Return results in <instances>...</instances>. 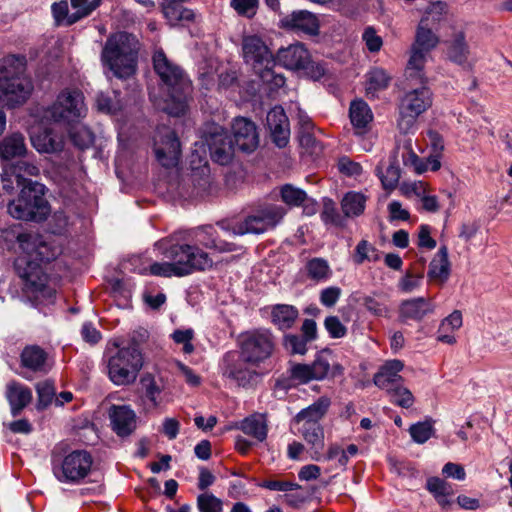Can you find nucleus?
Listing matches in <instances>:
<instances>
[{
    "mask_svg": "<svg viewBox=\"0 0 512 512\" xmlns=\"http://www.w3.org/2000/svg\"><path fill=\"white\" fill-rule=\"evenodd\" d=\"M281 27L294 32H301L307 35L319 33V21L315 14L307 10L293 11L280 20Z\"/></svg>",
    "mask_w": 512,
    "mask_h": 512,
    "instance_id": "6ab92c4d",
    "label": "nucleus"
},
{
    "mask_svg": "<svg viewBox=\"0 0 512 512\" xmlns=\"http://www.w3.org/2000/svg\"><path fill=\"white\" fill-rule=\"evenodd\" d=\"M246 361L239 358L234 352H227L221 362V372L224 377L237 382L239 386H247L256 375L245 366Z\"/></svg>",
    "mask_w": 512,
    "mask_h": 512,
    "instance_id": "a211bd4d",
    "label": "nucleus"
},
{
    "mask_svg": "<svg viewBox=\"0 0 512 512\" xmlns=\"http://www.w3.org/2000/svg\"><path fill=\"white\" fill-rule=\"evenodd\" d=\"M297 384H306L311 380H315L311 365L296 363L288 369Z\"/></svg>",
    "mask_w": 512,
    "mask_h": 512,
    "instance_id": "bf43d9fd",
    "label": "nucleus"
},
{
    "mask_svg": "<svg viewBox=\"0 0 512 512\" xmlns=\"http://www.w3.org/2000/svg\"><path fill=\"white\" fill-rule=\"evenodd\" d=\"M173 341L183 345V352L191 354L194 351L192 340L194 338V330L192 328L177 329L171 335Z\"/></svg>",
    "mask_w": 512,
    "mask_h": 512,
    "instance_id": "4d7b16f0",
    "label": "nucleus"
},
{
    "mask_svg": "<svg viewBox=\"0 0 512 512\" xmlns=\"http://www.w3.org/2000/svg\"><path fill=\"white\" fill-rule=\"evenodd\" d=\"M51 11L54 20L58 25L65 24L69 26L68 21L71 14L69 13V6L66 0L53 3L51 6Z\"/></svg>",
    "mask_w": 512,
    "mask_h": 512,
    "instance_id": "69168bd1",
    "label": "nucleus"
},
{
    "mask_svg": "<svg viewBox=\"0 0 512 512\" xmlns=\"http://www.w3.org/2000/svg\"><path fill=\"white\" fill-rule=\"evenodd\" d=\"M407 80L411 84H420L419 87L407 91L399 100L397 126L401 133H412L416 129L417 119L432 105V92L419 79Z\"/></svg>",
    "mask_w": 512,
    "mask_h": 512,
    "instance_id": "9d476101",
    "label": "nucleus"
},
{
    "mask_svg": "<svg viewBox=\"0 0 512 512\" xmlns=\"http://www.w3.org/2000/svg\"><path fill=\"white\" fill-rule=\"evenodd\" d=\"M433 430L431 421H423L411 425L409 433L414 442L423 444L431 438Z\"/></svg>",
    "mask_w": 512,
    "mask_h": 512,
    "instance_id": "864d4df0",
    "label": "nucleus"
},
{
    "mask_svg": "<svg viewBox=\"0 0 512 512\" xmlns=\"http://www.w3.org/2000/svg\"><path fill=\"white\" fill-rule=\"evenodd\" d=\"M153 66L167 92L163 110L175 117L184 115L192 91L191 81L187 74L180 66L171 62L163 50L155 51Z\"/></svg>",
    "mask_w": 512,
    "mask_h": 512,
    "instance_id": "20e7f679",
    "label": "nucleus"
},
{
    "mask_svg": "<svg viewBox=\"0 0 512 512\" xmlns=\"http://www.w3.org/2000/svg\"><path fill=\"white\" fill-rule=\"evenodd\" d=\"M144 364V357L139 344L131 340L127 346L119 348L108 359L109 379L118 386L135 382Z\"/></svg>",
    "mask_w": 512,
    "mask_h": 512,
    "instance_id": "9b49d317",
    "label": "nucleus"
},
{
    "mask_svg": "<svg viewBox=\"0 0 512 512\" xmlns=\"http://www.w3.org/2000/svg\"><path fill=\"white\" fill-rule=\"evenodd\" d=\"M325 329L331 338H342L347 333V328L337 316H328L324 321Z\"/></svg>",
    "mask_w": 512,
    "mask_h": 512,
    "instance_id": "e2e57ef3",
    "label": "nucleus"
},
{
    "mask_svg": "<svg viewBox=\"0 0 512 512\" xmlns=\"http://www.w3.org/2000/svg\"><path fill=\"white\" fill-rule=\"evenodd\" d=\"M311 370L315 380H323L325 378H335L343 374V367L335 360L332 351L325 349L317 353L312 362Z\"/></svg>",
    "mask_w": 512,
    "mask_h": 512,
    "instance_id": "b1692460",
    "label": "nucleus"
},
{
    "mask_svg": "<svg viewBox=\"0 0 512 512\" xmlns=\"http://www.w3.org/2000/svg\"><path fill=\"white\" fill-rule=\"evenodd\" d=\"M258 0H231L233 9L242 16L253 17L258 8Z\"/></svg>",
    "mask_w": 512,
    "mask_h": 512,
    "instance_id": "680f3d73",
    "label": "nucleus"
},
{
    "mask_svg": "<svg viewBox=\"0 0 512 512\" xmlns=\"http://www.w3.org/2000/svg\"><path fill=\"white\" fill-rule=\"evenodd\" d=\"M380 259L377 248L367 240H361L356 248L353 255V261L355 264H363L365 261L377 262Z\"/></svg>",
    "mask_w": 512,
    "mask_h": 512,
    "instance_id": "49530a36",
    "label": "nucleus"
},
{
    "mask_svg": "<svg viewBox=\"0 0 512 512\" xmlns=\"http://www.w3.org/2000/svg\"><path fill=\"white\" fill-rule=\"evenodd\" d=\"M0 244L18 253L14 269L22 281L24 292L53 303L55 290L48 286L49 276L44 266L55 260L62 253V248L36 231L17 226L1 231Z\"/></svg>",
    "mask_w": 512,
    "mask_h": 512,
    "instance_id": "f257e3e1",
    "label": "nucleus"
},
{
    "mask_svg": "<svg viewBox=\"0 0 512 512\" xmlns=\"http://www.w3.org/2000/svg\"><path fill=\"white\" fill-rule=\"evenodd\" d=\"M26 153L25 138L21 133L8 135L0 142V157L4 160L25 157Z\"/></svg>",
    "mask_w": 512,
    "mask_h": 512,
    "instance_id": "2f4dec72",
    "label": "nucleus"
},
{
    "mask_svg": "<svg viewBox=\"0 0 512 512\" xmlns=\"http://www.w3.org/2000/svg\"><path fill=\"white\" fill-rule=\"evenodd\" d=\"M75 12L71 13L68 25H73L79 20L88 17L102 3V0H70Z\"/></svg>",
    "mask_w": 512,
    "mask_h": 512,
    "instance_id": "79ce46f5",
    "label": "nucleus"
},
{
    "mask_svg": "<svg viewBox=\"0 0 512 512\" xmlns=\"http://www.w3.org/2000/svg\"><path fill=\"white\" fill-rule=\"evenodd\" d=\"M47 112L55 122L68 125L77 123L87 112L84 95L77 89H65L58 94Z\"/></svg>",
    "mask_w": 512,
    "mask_h": 512,
    "instance_id": "ddd939ff",
    "label": "nucleus"
},
{
    "mask_svg": "<svg viewBox=\"0 0 512 512\" xmlns=\"http://www.w3.org/2000/svg\"><path fill=\"white\" fill-rule=\"evenodd\" d=\"M434 143H433V150L434 154L429 155L427 158H425L427 162V168L431 171H438L441 167V161H440V153L444 148L443 142L441 138L435 134L434 135Z\"/></svg>",
    "mask_w": 512,
    "mask_h": 512,
    "instance_id": "0e129e2a",
    "label": "nucleus"
},
{
    "mask_svg": "<svg viewBox=\"0 0 512 512\" xmlns=\"http://www.w3.org/2000/svg\"><path fill=\"white\" fill-rule=\"evenodd\" d=\"M114 97L106 93H99L97 95V107L99 111L115 114L122 108V102L120 100V92L113 91Z\"/></svg>",
    "mask_w": 512,
    "mask_h": 512,
    "instance_id": "de8ad7c7",
    "label": "nucleus"
},
{
    "mask_svg": "<svg viewBox=\"0 0 512 512\" xmlns=\"http://www.w3.org/2000/svg\"><path fill=\"white\" fill-rule=\"evenodd\" d=\"M217 231L212 225L192 230H178L156 241L154 248L164 261L153 262L149 272L159 277H184L197 271H205L213 266L210 255L199 245L211 238L217 239Z\"/></svg>",
    "mask_w": 512,
    "mask_h": 512,
    "instance_id": "f03ea898",
    "label": "nucleus"
},
{
    "mask_svg": "<svg viewBox=\"0 0 512 512\" xmlns=\"http://www.w3.org/2000/svg\"><path fill=\"white\" fill-rule=\"evenodd\" d=\"M309 55L310 53L302 43H295L279 49L274 60L287 69L299 71L306 63L305 61L309 60Z\"/></svg>",
    "mask_w": 512,
    "mask_h": 512,
    "instance_id": "393cba45",
    "label": "nucleus"
},
{
    "mask_svg": "<svg viewBox=\"0 0 512 512\" xmlns=\"http://www.w3.org/2000/svg\"><path fill=\"white\" fill-rule=\"evenodd\" d=\"M286 210L277 204H264L247 215L242 221L230 225L226 221L218 222V226L233 235L262 234L274 229L283 219Z\"/></svg>",
    "mask_w": 512,
    "mask_h": 512,
    "instance_id": "f8f14e48",
    "label": "nucleus"
},
{
    "mask_svg": "<svg viewBox=\"0 0 512 512\" xmlns=\"http://www.w3.org/2000/svg\"><path fill=\"white\" fill-rule=\"evenodd\" d=\"M139 43L130 33L111 34L102 49L101 62L119 79H128L137 70Z\"/></svg>",
    "mask_w": 512,
    "mask_h": 512,
    "instance_id": "0eeeda50",
    "label": "nucleus"
},
{
    "mask_svg": "<svg viewBox=\"0 0 512 512\" xmlns=\"http://www.w3.org/2000/svg\"><path fill=\"white\" fill-rule=\"evenodd\" d=\"M450 274V263L448 260V249L441 246L436 257L430 262L428 277L432 279L447 280Z\"/></svg>",
    "mask_w": 512,
    "mask_h": 512,
    "instance_id": "c9c22d12",
    "label": "nucleus"
},
{
    "mask_svg": "<svg viewBox=\"0 0 512 512\" xmlns=\"http://www.w3.org/2000/svg\"><path fill=\"white\" fill-rule=\"evenodd\" d=\"M341 289L337 286H329L321 290L320 292V303L328 308L336 305L341 296Z\"/></svg>",
    "mask_w": 512,
    "mask_h": 512,
    "instance_id": "338daca9",
    "label": "nucleus"
},
{
    "mask_svg": "<svg viewBox=\"0 0 512 512\" xmlns=\"http://www.w3.org/2000/svg\"><path fill=\"white\" fill-rule=\"evenodd\" d=\"M160 7L170 26L192 23L196 19V12L186 7L184 0H162Z\"/></svg>",
    "mask_w": 512,
    "mask_h": 512,
    "instance_id": "5701e85b",
    "label": "nucleus"
},
{
    "mask_svg": "<svg viewBox=\"0 0 512 512\" xmlns=\"http://www.w3.org/2000/svg\"><path fill=\"white\" fill-rule=\"evenodd\" d=\"M307 341L300 335L287 334L283 338V346L290 354L304 355L307 352Z\"/></svg>",
    "mask_w": 512,
    "mask_h": 512,
    "instance_id": "6e6d98bb",
    "label": "nucleus"
},
{
    "mask_svg": "<svg viewBox=\"0 0 512 512\" xmlns=\"http://www.w3.org/2000/svg\"><path fill=\"white\" fill-rule=\"evenodd\" d=\"M47 352L38 345H27L20 354L21 367L34 372H47Z\"/></svg>",
    "mask_w": 512,
    "mask_h": 512,
    "instance_id": "cd10ccee",
    "label": "nucleus"
},
{
    "mask_svg": "<svg viewBox=\"0 0 512 512\" xmlns=\"http://www.w3.org/2000/svg\"><path fill=\"white\" fill-rule=\"evenodd\" d=\"M197 508L199 512H221L223 502L212 493L205 492L197 497Z\"/></svg>",
    "mask_w": 512,
    "mask_h": 512,
    "instance_id": "5fc2aeb1",
    "label": "nucleus"
},
{
    "mask_svg": "<svg viewBox=\"0 0 512 512\" xmlns=\"http://www.w3.org/2000/svg\"><path fill=\"white\" fill-rule=\"evenodd\" d=\"M434 311L435 304L430 298L414 297L400 303L398 317L403 323L409 321L421 322L425 317L433 314Z\"/></svg>",
    "mask_w": 512,
    "mask_h": 512,
    "instance_id": "f3484780",
    "label": "nucleus"
},
{
    "mask_svg": "<svg viewBox=\"0 0 512 512\" xmlns=\"http://www.w3.org/2000/svg\"><path fill=\"white\" fill-rule=\"evenodd\" d=\"M36 392L38 396L37 409L42 410L47 408L52 403L55 396L53 383L48 380L37 383Z\"/></svg>",
    "mask_w": 512,
    "mask_h": 512,
    "instance_id": "603ef678",
    "label": "nucleus"
},
{
    "mask_svg": "<svg viewBox=\"0 0 512 512\" xmlns=\"http://www.w3.org/2000/svg\"><path fill=\"white\" fill-rule=\"evenodd\" d=\"M320 217L325 224H332L335 226L342 225V217L335 207V203L330 199L324 203Z\"/></svg>",
    "mask_w": 512,
    "mask_h": 512,
    "instance_id": "052dcab7",
    "label": "nucleus"
},
{
    "mask_svg": "<svg viewBox=\"0 0 512 512\" xmlns=\"http://www.w3.org/2000/svg\"><path fill=\"white\" fill-rule=\"evenodd\" d=\"M242 52L245 63L250 64L255 72L275 62L269 48L257 35L243 37Z\"/></svg>",
    "mask_w": 512,
    "mask_h": 512,
    "instance_id": "dca6fc26",
    "label": "nucleus"
},
{
    "mask_svg": "<svg viewBox=\"0 0 512 512\" xmlns=\"http://www.w3.org/2000/svg\"><path fill=\"white\" fill-rule=\"evenodd\" d=\"M281 200L289 207H299L307 200V193L292 184H284L280 188Z\"/></svg>",
    "mask_w": 512,
    "mask_h": 512,
    "instance_id": "a18cd8bd",
    "label": "nucleus"
},
{
    "mask_svg": "<svg viewBox=\"0 0 512 512\" xmlns=\"http://www.w3.org/2000/svg\"><path fill=\"white\" fill-rule=\"evenodd\" d=\"M233 138L219 125L212 124L204 131V139L209 148L211 159L219 165H228L235 149L251 153L259 145L257 127L250 119L237 117L232 124Z\"/></svg>",
    "mask_w": 512,
    "mask_h": 512,
    "instance_id": "7ed1b4c3",
    "label": "nucleus"
},
{
    "mask_svg": "<svg viewBox=\"0 0 512 512\" xmlns=\"http://www.w3.org/2000/svg\"><path fill=\"white\" fill-rule=\"evenodd\" d=\"M390 77L385 70L381 68H374L367 74L366 92L367 95L374 96L378 91L384 90L388 87Z\"/></svg>",
    "mask_w": 512,
    "mask_h": 512,
    "instance_id": "37998d69",
    "label": "nucleus"
},
{
    "mask_svg": "<svg viewBox=\"0 0 512 512\" xmlns=\"http://www.w3.org/2000/svg\"><path fill=\"white\" fill-rule=\"evenodd\" d=\"M69 137L73 145L80 150L87 149L94 143V134L82 124L71 127Z\"/></svg>",
    "mask_w": 512,
    "mask_h": 512,
    "instance_id": "c03bdc74",
    "label": "nucleus"
},
{
    "mask_svg": "<svg viewBox=\"0 0 512 512\" xmlns=\"http://www.w3.org/2000/svg\"><path fill=\"white\" fill-rule=\"evenodd\" d=\"M5 396L13 417L18 416L33 398L31 389L15 380L7 383Z\"/></svg>",
    "mask_w": 512,
    "mask_h": 512,
    "instance_id": "a878e982",
    "label": "nucleus"
},
{
    "mask_svg": "<svg viewBox=\"0 0 512 512\" xmlns=\"http://www.w3.org/2000/svg\"><path fill=\"white\" fill-rule=\"evenodd\" d=\"M112 430L119 437H127L136 429V414L127 405H113L109 410Z\"/></svg>",
    "mask_w": 512,
    "mask_h": 512,
    "instance_id": "412c9836",
    "label": "nucleus"
},
{
    "mask_svg": "<svg viewBox=\"0 0 512 512\" xmlns=\"http://www.w3.org/2000/svg\"><path fill=\"white\" fill-rule=\"evenodd\" d=\"M331 406V399L328 396H321L311 405L301 409L293 418L292 423H314L321 424V419L328 412Z\"/></svg>",
    "mask_w": 512,
    "mask_h": 512,
    "instance_id": "c85d7f7f",
    "label": "nucleus"
},
{
    "mask_svg": "<svg viewBox=\"0 0 512 512\" xmlns=\"http://www.w3.org/2000/svg\"><path fill=\"white\" fill-rule=\"evenodd\" d=\"M276 62L271 65L264 66L258 73L263 83L269 84L272 90L279 89L285 85L286 79L282 74H278L273 70Z\"/></svg>",
    "mask_w": 512,
    "mask_h": 512,
    "instance_id": "3c124183",
    "label": "nucleus"
},
{
    "mask_svg": "<svg viewBox=\"0 0 512 512\" xmlns=\"http://www.w3.org/2000/svg\"><path fill=\"white\" fill-rule=\"evenodd\" d=\"M275 347V338L269 329L258 328L242 334L240 343L241 357L251 364H259L271 357Z\"/></svg>",
    "mask_w": 512,
    "mask_h": 512,
    "instance_id": "4468645a",
    "label": "nucleus"
},
{
    "mask_svg": "<svg viewBox=\"0 0 512 512\" xmlns=\"http://www.w3.org/2000/svg\"><path fill=\"white\" fill-rule=\"evenodd\" d=\"M33 147L39 153H58L64 146L63 137L51 129H45L31 137Z\"/></svg>",
    "mask_w": 512,
    "mask_h": 512,
    "instance_id": "c756f323",
    "label": "nucleus"
},
{
    "mask_svg": "<svg viewBox=\"0 0 512 512\" xmlns=\"http://www.w3.org/2000/svg\"><path fill=\"white\" fill-rule=\"evenodd\" d=\"M239 429L245 434L254 438L258 442H263L267 438L268 427L265 418L262 415H251L243 419Z\"/></svg>",
    "mask_w": 512,
    "mask_h": 512,
    "instance_id": "72a5a7b5",
    "label": "nucleus"
},
{
    "mask_svg": "<svg viewBox=\"0 0 512 512\" xmlns=\"http://www.w3.org/2000/svg\"><path fill=\"white\" fill-rule=\"evenodd\" d=\"M306 272L308 278L317 283L327 281L332 275L327 260L319 257L312 258L306 263Z\"/></svg>",
    "mask_w": 512,
    "mask_h": 512,
    "instance_id": "ea45409f",
    "label": "nucleus"
},
{
    "mask_svg": "<svg viewBox=\"0 0 512 512\" xmlns=\"http://www.w3.org/2000/svg\"><path fill=\"white\" fill-rule=\"evenodd\" d=\"M45 193V185L29 181L27 185H23L18 197L8 203V213L18 220L37 223L45 221L51 212Z\"/></svg>",
    "mask_w": 512,
    "mask_h": 512,
    "instance_id": "6e6552de",
    "label": "nucleus"
},
{
    "mask_svg": "<svg viewBox=\"0 0 512 512\" xmlns=\"http://www.w3.org/2000/svg\"><path fill=\"white\" fill-rule=\"evenodd\" d=\"M62 445L52 450L51 465L56 479L61 483L79 484L91 472L93 458L87 450H73L62 454Z\"/></svg>",
    "mask_w": 512,
    "mask_h": 512,
    "instance_id": "1a4fd4ad",
    "label": "nucleus"
},
{
    "mask_svg": "<svg viewBox=\"0 0 512 512\" xmlns=\"http://www.w3.org/2000/svg\"><path fill=\"white\" fill-rule=\"evenodd\" d=\"M349 118L355 134L363 136L370 130L373 113L369 105L362 99L354 100L350 104Z\"/></svg>",
    "mask_w": 512,
    "mask_h": 512,
    "instance_id": "bb28decb",
    "label": "nucleus"
},
{
    "mask_svg": "<svg viewBox=\"0 0 512 512\" xmlns=\"http://www.w3.org/2000/svg\"><path fill=\"white\" fill-rule=\"evenodd\" d=\"M1 182L3 190L9 194L14 191V183H16L18 187H23L20 175L16 174L10 164L4 166L1 174Z\"/></svg>",
    "mask_w": 512,
    "mask_h": 512,
    "instance_id": "13d9d810",
    "label": "nucleus"
},
{
    "mask_svg": "<svg viewBox=\"0 0 512 512\" xmlns=\"http://www.w3.org/2000/svg\"><path fill=\"white\" fill-rule=\"evenodd\" d=\"M404 368V363L401 360L393 359L386 361L375 373L373 377L374 384L386 392L399 386L404 382L400 372Z\"/></svg>",
    "mask_w": 512,
    "mask_h": 512,
    "instance_id": "4be33fe9",
    "label": "nucleus"
},
{
    "mask_svg": "<svg viewBox=\"0 0 512 512\" xmlns=\"http://www.w3.org/2000/svg\"><path fill=\"white\" fill-rule=\"evenodd\" d=\"M375 173L386 190L394 189L398 185L401 176L400 167L395 160L390 161L385 168L382 163H379L375 168Z\"/></svg>",
    "mask_w": 512,
    "mask_h": 512,
    "instance_id": "58836bf2",
    "label": "nucleus"
},
{
    "mask_svg": "<svg viewBox=\"0 0 512 512\" xmlns=\"http://www.w3.org/2000/svg\"><path fill=\"white\" fill-rule=\"evenodd\" d=\"M366 196L360 192L350 191L341 201V208L346 217H358L366 207Z\"/></svg>",
    "mask_w": 512,
    "mask_h": 512,
    "instance_id": "4c0bfd02",
    "label": "nucleus"
},
{
    "mask_svg": "<svg viewBox=\"0 0 512 512\" xmlns=\"http://www.w3.org/2000/svg\"><path fill=\"white\" fill-rule=\"evenodd\" d=\"M27 60L24 55H8L0 60V105L9 109L24 104L33 85L23 76Z\"/></svg>",
    "mask_w": 512,
    "mask_h": 512,
    "instance_id": "423d86ee",
    "label": "nucleus"
},
{
    "mask_svg": "<svg viewBox=\"0 0 512 512\" xmlns=\"http://www.w3.org/2000/svg\"><path fill=\"white\" fill-rule=\"evenodd\" d=\"M297 426L298 433L314 449H322L324 446V430L321 424L293 423Z\"/></svg>",
    "mask_w": 512,
    "mask_h": 512,
    "instance_id": "e433bc0d",
    "label": "nucleus"
},
{
    "mask_svg": "<svg viewBox=\"0 0 512 512\" xmlns=\"http://www.w3.org/2000/svg\"><path fill=\"white\" fill-rule=\"evenodd\" d=\"M299 316L298 309L289 304H276L271 307V322L282 331L293 327Z\"/></svg>",
    "mask_w": 512,
    "mask_h": 512,
    "instance_id": "7c9ffc66",
    "label": "nucleus"
},
{
    "mask_svg": "<svg viewBox=\"0 0 512 512\" xmlns=\"http://www.w3.org/2000/svg\"><path fill=\"white\" fill-rule=\"evenodd\" d=\"M390 401L402 408H410L414 403L412 392L404 386V382L387 392Z\"/></svg>",
    "mask_w": 512,
    "mask_h": 512,
    "instance_id": "8fccbe9b",
    "label": "nucleus"
},
{
    "mask_svg": "<svg viewBox=\"0 0 512 512\" xmlns=\"http://www.w3.org/2000/svg\"><path fill=\"white\" fill-rule=\"evenodd\" d=\"M469 55V47L465 40L463 32H458L454 35L451 45L448 50L449 59L457 64H464L467 62Z\"/></svg>",
    "mask_w": 512,
    "mask_h": 512,
    "instance_id": "a19ab883",
    "label": "nucleus"
},
{
    "mask_svg": "<svg viewBox=\"0 0 512 512\" xmlns=\"http://www.w3.org/2000/svg\"><path fill=\"white\" fill-rule=\"evenodd\" d=\"M267 126L271 132L273 142L279 148H284L289 142V120L284 109L280 106L273 107L266 117Z\"/></svg>",
    "mask_w": 512,
    "mask_h": 512,
    "instance_id": "aec40b11",
    "label": "nucleus"
},
{
    "mask_svg": "<svg viewBox=\"0 0 512 512\" xmlns=\"http://www.w3.org/2000/svg\"><path fill=\"white\" fill-rule=\"evenodd\" d=\"M10 166L13 168L16 174L20 175L21 182L23 183V185H27V183L30 181L25 176L36 177L40 173L39 166L29 158L20 159L15 163H10Z\"/></svg>",
    "mask_w": 512,
    "mask_h": 512,
    "instance_id": "09e8293b",
    "label": "nucleus"
},
{
    "mask_svg": "<svg viewBox=\"0 0 512 512\" xmlns=\"http://www.w3.org/2000/svg\"><path fill=\"white\" fill-rule=\"evenodd\" d=\"M362 39L365 42L367 49L373 53L378 52L383 45L382 38L376 34L375 29L372 27H367L364 30Z\"/></svg>",
    "mask_w": 512,
    "mask_h": 512,
    "instance_id": "774afa93",
    "label": "nucleus"
},
{
    "mask_svg": "<svg viewBox=\"0 0 512 512\" xmlns=\"http://www.w3.org/2000/svg\"><path fill=\"white\" fill-rule=\"evenodd\" d=\"M153 151L158 163L165 168L178 165L181 144L175 131L166 125L157 126L153 135Z\"/></svg>",
    "mask_w": 512,
    "mask_h": 512,
    "instance_id": "2eb2a0df",
    "label": "nucleus"
},
{
    "mask_svg": "<svg viewBox=\"0 0 512 512\" xmlns=\"http://www.w3.org/2000/svg\"><path fill=\"white\" fill-rule=\"evenodd\" d=\"M140 384L149 408H157L160 405V395L164 389L162 380L157 379L151 373H146L141 377Z\"/></svg>",
    "mask_w": 512,
    "mask_h": 512,
    "instance_id": "473e14b6",
    "label": "nucleus"
},
{
    "mask_svg": "<svg viewBox=\"0 0 512 512\" xmlns=\"http://www.w3.org/2000/svg\"><path fill=\"white\" fill-rule=\"evenodd\" d=\"M426 489L434 496L437 503L445 508L450 505L449 496L453 495L452 485L439 477H430L426 482Z\"/></svg>",
    "mask_w": 512,
    "mask_h": 512,
    "instance_id": "f704fd0d",
    "label": "nucleus"
},
{
    "mask_svg": "<svg viewBox=\"0 0 512 512\" xmlns=\"http://www.w3.org/2000/svg\"><path fill=\"white\" fill-rule=\"evenodd\" d=\"M446 12V4L441 1L432 3L426 10L418 24L415 40L411 46L410 58L405 70V76L408 79H419L422 83L424 79V65L429 53L439 43L438 36L429 27L430 23H438Z\"/></svg>",
    "mask_w": 512,
    "mask_h": 512,
    "instance_id": "39448f33",
    "label": "nucleus"
}]
</instances>
